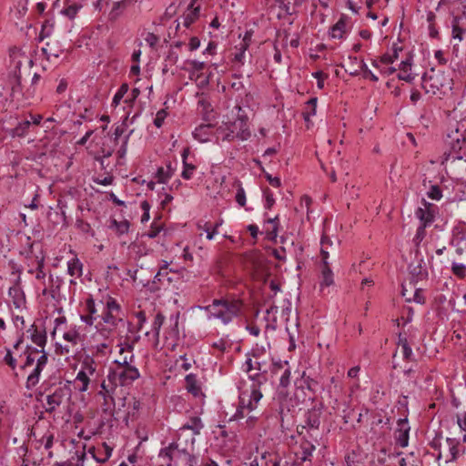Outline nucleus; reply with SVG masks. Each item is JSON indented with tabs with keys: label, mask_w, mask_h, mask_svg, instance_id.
<instances>
[{
	"label": "nucleus",
	"mask_w": 466,
	"mask_h": 466,
	"mask_svg": "<svg viewBox=\"0 0 466 466\" xmlns=\"http://www.w3.org/2000/svg\"><path fill=\"white\" fill-rule=\"evenodd\" d=\"M428 197L432 200H440L442 197L441 188L438 186H432L428 192Z\"/></svg>",
	"instance_id": "59"
},
{
	"label": "nucleus",
	"mask_w": 466,
	"mask_h": 466,
	"mask_svg": "<svg viewBox=\"0 0 466 466\" xmlns=\"http://www.w3.org/2000/svg\"><path fill=\"white\" fill-rule=\"evenodd\" d=\"M268 227L266 228L268 238L270 239H275L278 236V230H279V217L276 216L275 218H268L267 219Z\"/></svg>",
	"instance_id": "32"
},
{
	"label": "nucleus",
	"mask_w": 466,
	"mask_h": 466,
	"mask_svg": "<svg viewBox=\"0 0 466 466\" xmlns=\"http://www.w3.org/2000/svg\"><path fill=\"white\" fill-rule=\"evenodd\" d=\"M63 338L72 345H76L79 340V333L76 330H69L64 333Z\"/></svg>",
	"instance_id": "50"
},
{
	"label": "nucleus",
	"mask_w": 466,
	"mask_h": 466,
	"mask_svg": "<svg viewBox=\"0 0 466 466\" xmlns=\"http://www.w3.org/2000/svg\"><path fill=\"white\" fill-rule=\"evenodd\" d=\"M27 4H28L27 0H21L19 2L18 6L16 8V15H15V16L17 18L23 17L27 13V10H28Z\"/></svg>",
	"instance_id": "55"
},
{
	"label": "nucleus",
	"mask_w": 466,
	"mask_h": 466,
	"mask_svg": "<svg viewBox=\"0 0 466 466\" xmlns=\"http://www.w3.org/2000/svg\"><path fill=\"white\" fill-rule=\"evenodd\" d=\"M198 228L207 233V238L208 240L214 239L215 236L218 234L216 228H213L211 222H205L203 225H198Z\"/></svg>",
	"instance_id": "42"
},
{
	"label": "nucleus",
	"mask_w": 466,
	"mask_h": 466,
	"mask_svg": "<svg viewBox=\"0 0 466 466\" xmlns=\"http://www.w3.org/2000/svg\"><path fill=\"white\" fill-rule=\"evenodd\" d=\"M33 60L25 50L20 47H12L9 50L7 61V74L12 78L11 85H19L24 74L29 75Z\"/></svg>",
	"instance_id": "3"
},
{
	"label": "nucleus",
	"mask_w": 466,
	"mask_h": 466,
	"mask_svg": "<svg viewBox=\"0 0 466 466\" xmlns=\"http://www.w3.org/2000/svg\"><path fill=\"white\" fill-rule=\"evenodd\" d=\"M36 274L35 278L38 280H42L46 278V273L44 271V266H45V258L42 256L41 258L36 257Z\"/></svg>",
	"instance_id": "46"
},
{
	"label": "nucleus",
	"mask_w": 466,
	"mask_h": 466,
	"mask_svg": "<svg viewBox=\"0 0 466 466\" xmlns=\"http://www.w3.org/2000/svg\"><path fill=\"white\" fill-rule=\"evenodd\" d=\"M203 428L204 424L199 417H190L187 422L179 429V435L186 430H190L194 435H198Z\"/></svg>",
	"instance_id": "21"
},
{
	"label": "nucleus",
	"mask_w": 466,
	"mask_h": 466,
	"mask_svg": "<svg viewBox=\"0 0 466 466\" xmlns=\"http://www.w3.org/2000/svg\"><path fill=\"white\" fill-rule=\"evenodd\" d=\"M31 127L30 120H24L14 128V135L17 137H24L27 134L29 128Z\"/></svg>",
	"instance_id": "41"
},
{
	"label": "nucleus",
	"mask_w": 466,
	"mask_h": 466,
	"mask_svg": "<svg viewBox=\"0 0 466 466\" xmlns=\"http://www.w3.org/2000/svg\"><path fill=\"white\" fill-rule=\"evenodd\" d=\"M176 168L172 167L171 162L167 163L166 167H158L156 177L158 183L166 184L175 174Z\"/></svg>",
	"instance_id": "23"
},
{
	"label": "nucleus",
	"mask_w": 466,
	"mask_h": 466,
	"mask_svg": "<svg viewBox=\"0 0 466 466\" xmlns=\"http://www.w3.org/2000/svg\"><path fill=\"white\" fill-rule=\"evenodd\" d=\"M182 454L186 456L187 466H198V458L195 455L188 453L185 449H182Z\"/></svg>",
	"instance_id": "60"
},
{
	"label": "nucleus",
	"mask_w": 466,
	"mask_h": 466,
	"mask_svg": "<svg viewBox=\"0 0 466 466\" xmlns=\"http://www.w3.org/2000/svg\"><path fill=\"white\" fill-rule=\"evenodd\" d=\"M185 388L187 390L192 394L195 398H198L201 400L205 399V393L202 390V386L199 383V380H186Z\"/></svg>",
	"instance_id": "29"
},
{
	"label": "nucleus",
	"mask_w": 466,
	"mask_h": 466,
	"mask_svg": "<svg viewBox=\"0 0 466 466\" xmlns=\"http://www.w3.org/2000/svg\"><path fill=\"white\" fill-rule=\"evenodd\" d=\"M83 272V264L81 261L76 258H73L67 262V273L76 278L81 277Z\"/></svg>",
	"instance_id": "30"
},
{
	"label": "nucleus",
	"mask_w": 466,
	"mask_h": 466,
	"mask_svg": "<svg viewBox=\"0 0 466 466\" xmlns=\"http://www.w3.org/2000/svg\"><path fill=\"white\" fill-rule=\"evenodd\" d=\"M136 318L137 319V326L135 327V330L139 332L142 330L144 324L147 321L146 313L144 310H139L135 313Z\"/></svg>",
	"instance_id": "49"
},
{
	"label": "nucleus",
	"mask_w": 466,
	"mask_h": 466,
	"mask_svg": "<svg viewBox=\"0 0 466 466\" xmlns=\"http://www.w3.org/2000/svg\"><path fill=\"white\" fill-rule=\"evenodd\" d=\"M398 354H400L402 359L409 360L410 358V356L412 355V350L409 347V345L405 341V342H402L399 346V350H397V352L393 356L394 360L397 358Z\"/></svg>",
	"instance_id": "43"
},
{
	"label": "nucleus",
	"mask_w": 466,
	"mask_h": 466,
	"mask_svg": "<svg viewBox=\"0 0 466 466\" xmlns=\"http://www.w3.org/2000/svg\"><path fill=\"white\" fill-rule=\"evenodd\" d=\"M317 101V97H312L307 102L305 111L303 112V116L306 121H309L310 116L316 115Z\"/></svg>",
	"instance_id": "40"
},
{
	"label": "nucleus",
	"mask_w": 466,
	"mask_h": 466,
	"mask_svg": "<svg viewBox=\"0 0 466 466\" xmlns=\"http://www.w3.org/2000/svg\"><path fill=\"white\" fill-rule=\"evenodd\" d=\"M301 450H302V461H306L312 455L313 451L315 450V446L308 441H305L300 444Z\"/></svg>",
	"instance_id": "44"
},
{
	"label": "nucleus",
	"mask_w": 466,
	"mask_h": 466,
	"mask_svg": "<svg viewBox=\"0 0 466 466\" xmlns=\"http://www.w3.org/2000/svg\"><path fill=\"white\" fill-rule=\"evenodd\" d=\"M329 241V238L327 237H323L321 238V259H322V265L326 266L329 265L328 258H329V251L327 250L326 244Z\"/></svg>",
	"instance_id": "48"
},
{
	"label": "nucleus",
	"mask_w": 466,
	"mask_h": 466,
	"mask_svg": "<svg viewBox=\"0 0 466 466\" xmlns=\"http://www.w3.org/2000/svg\"><path fill=\"white\" fill-rule=\"evenodd\" d=\"M203 309L209 318L218 319L223 325H228L243 316L244 301L234 295H229L213 299L212 303L205 306Z\"/></svg>",
	"instance_id": "2"
},
{
	"label": "nucleus",
	"mask_w": 466,
	"mask_h": 466,
	"mask_svg": "<svg viewBox=\"0 0 466 466\" xmlns=\"http://www.w3.org/2000/svg\"><path fill=\"white\" fill-rule=\"evenodd\" d=\"M426 227L424 226H420L418 228H417V231H416V234L413 238V242L416 246H419L420 243L423 240V238H425V235H426V230H425Z\"/></svg>",
	"instance_id": "54"
},
{
	"label": "nucleus",
	"mask_w": 466,
	"mask_h": 466,
	"mask_svg": "<svg viewBox=\"0 0 466 466\" xmlns=\"http://www.w3.org/2000/svg\"><path fill=\"white\" fill-rule=\"evenodd\" d=\"M333 282V272L331 271L329 265L321 266V275L319 278L320 291L324 293L325 289L329 288Z\"/></svg>",
	"instance_id": "19"
},
{
	"label": "nucleus",
	"mask_w": 466,
	"mask_h": 466,
	"mask_svg": "<svg viewBox=\"0 0 466 466\" xmlns=\"http://www.w3.org/2000/svg\"><path fill=\"white\" fill-rule=\"evenodd\" d=\"M54 26L55 21L53 18L46 19L42 25V29L40 32L41 39L50 36L54 31Z\"/></svg>",
	"instance_id": "37"
},
{
	"label": "nucleus",
	"mask_w": 466,
	"mask_h": 466,
	"mask_svg": "<svg viewBox=\"0 0 466 466\" xmlns=\"http://www.w3.org/2000/svg\"><path fill=\"white\" fill-rule=\"evenodd\" d=\"M230 130L234 131L236 138L242 141L250 137V131L248 124V117L243 114V110L239 106H236L231 111V116H228L226 122Z\"/></svg>",
	"instance_id": "5"
},
{
	"label": "nucleus",
	"mask_w": 466,
	"mask_h": 466,
	"mask_svg": "<svg viewBox=\"0 0 466 466\" xmlns=\"http://www.w3.org/2000/svg\"><path fill=\"white\" fill-rule=\"evenodd\" d=\"M112 228H115L118 235L127 234L130 228V223L128 220L124 219L122 221H117L116 219L112 220Z\"/></svg>",
	"instance_id": "39"
},
{
	"label": "nucleus",
	"mask_w": 466,
	"mask_h": 466,
	"mask_svg": "<svg viewBox=\"0 0 466 466\" xmlns=\"http://www.w3.org/2000/svg\"><path fill=\"white\" fill-rule=\"evenodd\" d=\"M321 410L319 409H311L306 413V424L310 429H319L320 425Z\"/></svg>",
	"instance_id": "25"
},
{
	"label": "nucleus",
	"mask_w": 466,
	"mask_h": 466,
	"mask_svg": "<svg viewBox=\"0 0 466 466\" xmlns=\"http://www.w3.org/2000/svg\"><path fill=\"white\" fill-rule=\"evenodd\" d=\"M47 362V356L46 353H42V355L39 356L36 361V366L33 370V371L27 376V379H37L41 373V370L46 366Z\"/></svg>",
	"instance_id": "34"
},
{
	"label": "nucleus",
	"mask_w": 466,
	"mask_h": 466,
	"mask_svg": "<svg viewBox=\"0 0 466 466\" xmlns=\"http://www.w3.org/2000/svg\"><path fill=\"white\" fill-rule=\"evenodd\" d=\"M139 95H140V90L138 88H133L131 90V93L127 96V97L124 100V102L126 104H128L129 106H131L136 101V99L138 97Z\"/></svg>",
	"instance_id": "63"
},
{
	"label": "nucleus",
	"mask_w": 466,
	"mask_h": 466,
	"mask_svg": "<svg viewBox=\"0 0 466 466\" xmlns=\"http://www.w3.org/2000/svg\"><path fill=\"white\" fill-rule=\"evenodd\" d=\"M451 271L456 277L464 279L466 277V265L454 262L451 265Z\"/></svg>",
	"instance_id": "45"
},
{
	"label": "nucleus",
	"mask_w": 466,
	"mask_h": 466,
	"mask_svg": "<svg viewBox=\"0 0 466 466\" xmlns=\"http://www.w3.org/2000/svg\"><path fill=\"white\" fill-rule=\"evenodd\" d=\"M128 89H129V86L127 83L122 84L120 86V87L117 89V91L116 92V94L114 95L111 106L114 107H116L120 104L123 97L128 92Z\"/></svg>",
	"instance_id": "36"
},
{
	"label": "nucleus",
	"mask_w": 466,
	"mask_h": 466,
	"mask_svg": "<svg viewBox=\"0 0 466 466\" xmlns=\"http://www.w3.org/2000/svg\"><path fill=\"white\" fill-rule=\"evenodd\" d=\"M349 18L342 15L339 21L331 27V37L342 39L348 30Z\"/></svg>",
	"instance_id": "20"
},
{
	"label": "nucleus",
	"mask_w": 466,
	"mask_h": 466,
	"mask_svg": "<svg viewBox=\"0 0 466 466\" xmlns=\"http://www.w3.org/2000/svg\"><path fill=\"white\" fill-rule=\"evenodd\" d=\"M416 216L421 221L420 226L427 227L433 221V215L430 211H426L423 208H418L416 211Z\"/></svg>",
	"instance_id": "38"
},
{
	"label": "nucleus",
	"mask_w": 466,
	"mask_h": 466,
	"mask_svg": "<svg viewBox=\"0 0 466 466\" xmlns=\"http://www.w3.org/2000/svg\"><path fill=\"white\" fill-rule=\"evenodd\" d=\"M215 127H213L211 124H206V125H200L198 126L195 131H194V137L195 138L198 139L199 141H207L208 140V136L213 134L214 135Z\"/></svg>",
	"instance_id": "27"
},
{
	"label": "nucleus",
	"mask_w": 466,
	"mask_h": 466,
	"mask_svg": "<svg viewBox=\"0 0 466 466\" xmlns=\"http://www.w3.org/2000/svg\"><path fill=\"white\" fill-rule=\"evenodd\" d=\"M271 255L279 261L284 262L286 260V249L284 248H273Z\"/></svg>",
	"instance_id": "58"
},
{
	"label": "nucleus",
	"mask_w": 466,
	"mask_h": 466,
	"mask_svg": "<svg viewBox=\"0 0 466 466\" xmlns=\"http://www.w3.org/2000/svg\"><path fill=\"white\" fill-rule=\"evenodd\" d=\"M411 64L409 60L402 61L400 65V72L398 75L399 79L410 83L414 79V76L410 73Z\"/></svg>",
	"instance_id": "31"
},
{
	"label": "nucleus",
	"mask_w": 466,
	"mask_h": 466,
	"mask_svg": "<svg viewBox=\"0 0 466 466\" xmlns=\"http://www.w3.org/2000/svg\"><path fill=\"white\" fill-rule=\"evenodd\" d=\"M313 77L317 79V86L322 89L324 87V81L328 78V75L322 71H317L312 74Z\"/></svg>",
	"instance_id": "57"
},
{
	"label": "nucleus",
	"mask_w": 466,
	"mask_h": 466,
	"mask_svg": "<svg viewBox=\"0 0 466 466\" xmlns=\"http://www.w3.org/2000/svg\"><path fill=\"white\" fill-rule=\"evenodd\" d=\"M261 398L262 393L259 390V383L253 382L248 389L242 390L239 394V404L233 416V420L244 418L247 415L246 410L248 412L252 411Z\"/></svg>",
	"instance_id": "4"
},
{
	"label": "nucleus",
	"mask_w": 466,
	"mask_h": 466,
	"mask_svg": "<svg viewBox=\"0 0 466 466\" xmlns=\"http://www.w3.org/2000/svg\"><path fill=\"white\" fill-rule=\"evenodd\" d=\"M97 364L95 360L86 356L81 364V370L77 373L76 379H89V377L94 376L96 370Z\"/></svg>",
	"instance_id": "14"
},
{
	"label": "nucleus",
	"mask_w": 466,
	"mask_h": 466,
	"mask_svg": "<svg viewBox=\"0 0 466 466\" xmlns=\"http://www.w3.org/2000/svg\"><path fill=\"white\" fill-rule=\"evenodd\" d=\"M248 48V42L247 40H241L239 44L235 46V52L232 54L234 56L233 61L243 66L246 60V51Z\"/></svg>",
	"instance_id": "24"
},
{
	"label": "nucleus",
	"mask_w": 466,
	"mask_h": 466,
	"mask_svg": "<svg viewBox=\"0 0 466 466\" xmlns=\"http://www.w3.org/2000/svg\"><path fill=\"white\" fill-rule=\"evenodd\" d=\"M164 320H165V317L161 313H157L154 319V321L152 323V328H153L157 337H158L159 329H160L161 326L163 325Z\"/></svg>",
	"instance_id": "51"
},
{
	"label": "nucleus",
	"mask_w": 466,
	"mask_h": 466,
	"mask_svg": "<svg viewBox=\"0 0 466 466\" xmlns=\"http://www.w3.org/2000/svg\"><path fill=\"white\" fill-rule=\"evenodd\" d=\"M214 136L217 140H222L231 142L236 138L234 131L230 130L226 122H222L221 125L215 127Z\"/></svg>",
	"instance_id": "18"
},
{
	"label": "nucleus",
	"mask_w": 466,
	"mask_h": 466,
	"mask_svg": "<svg viewBox=\"0 0 466 466\" xmlns=\"http://www.w3.org/2000/svg\"><path fill=\"white\" fill-rule=\"evenodd\" d=\"M86 309L87 314L95 316L96 314L97 310L96 309L95 300L92 298H88L86 300Z\"/></svg>",
	"instance_id": "64"
},
{
	"label": "nucleus",
	"mask_w": 466,
	"mask_h": 466,
	"mask_svg": "<svg viewBox=\"0 0 466 466\" xmlns=\"http://www.w3.org/2000/svg\"><path fill=\"white\" fill-rule=\"evenodd\" d=\"M69 395V389L66 388H59L53 394L46 396L47 405L48 407L46 409L47 412H53L56 409V406H59L64 398Z\"/></svg>",
	"instance_id": "13"
},
{
	"label": "nucleus",
	"mask_w": 466,
	"mask_h": 466,
	"mask_svg": "<svg viewBox=\"0 0 466 466\" xmlns=\"http://www.w3.org/2000/svg\"><path fill=\"white\" fill-rule=\"evenodd\" d=\"M92 352L96 357H104L111 352V343L108 339L92 347Z\"/></svg>",
	"instance_id": "33"
},
{
	"label": "nucleus",
	"mask_w": 466,
	"mask_h": 466,
	"mask_svg": "<svg viewBox=\"0 0 466 466\" xmlns=\"http://www.w3.org/2000/svg\"><path fill=\"white\" fill-rule=\"evenodd\" d=\"M162 228H163V227H162L161 223H157V221H154L150 227V229L147 232V236L150 238H154L160 233Z\"/></svg>",
	"instance_id": "53"
},
{
	"label": "nucleus",
	"mask_w": 466,
	"mask_h": 466,
	"mask_svg": "<svg viewBox=\"0 0 466 466\" xmlns=\"http://www.w3.org/2000/svg\"><path fill=\"white\" fill-rule=\"evenodd\" d=\"M26 333L30 336L32 341L38 347L44 348L46 342V336L45 330H39L35 325H32Z\"/></svg>",
	"instance_id": "22"
},
{
	"label": "nucleus",
	"mask_w": 466,
	"mask_h": 466,
	"mask_svg": "<svg viewBox=\"0 0 466 466\" xmlns=\"http://www.w3.org/2000/svg\"><path fill=\"white\" fill-rule=\"evenodd\" d=\"M64 4L65 6L61 10V14L70 20L74 19L83 7L81 3L75 0H65Z\"/></svg>",
	"instance_id": "17"
},
{
	"label": "nucleus",
	"mask_w": 466,
	"mask_h": 466,
	"mask_svg": "<svg viewBox=\"0 0 466 466\" xmlns=\"http://www.w3.org/2000/svg\"><path fill=\"white\" fill-rule=\"evenodd\" d=\"M54 435L52 433H46L40 442L45 446L46 450L50 449L53 445Z\"/></svg>",
	"instance_id": "62"
},
{
	"label": "nucleus",
	"mask_w": 466,
	"mask_h": 466,
	"mask_svg": "<svg viewBox=\"0 0 466 466\" xmlns=\"http://www.w3.org/2000/svg\"><path fill=\"white\" fill-rule=\"evenodd\" d=\"M422 88L426 93L436 95L443 87L449 85V78L443 71L431 68L426 71L422 76Z\"/></svg>",
	"instance_id": "6"
},
{
	"label": "nucleus",
	"mask_w": 466,
	"mask_h": 466,
	"mask_svg": "<svg viewBox=\"0 0 466 466\" xmlns=\"http://www.w3.org/2000/svg\"><path fill=\"white\" fill-rule=\"evenodd\" d=\"M101 319L105 324L110 327L109 329L116 328L119 323L123 322L121 307L114 298L109 297L106 299Z\"/></svg>",
	"instance_id": "7"
},
{
	"label": "nucleus",
	"mask_w": 466,
	"mask_h": 466,
	"mask_svg": "<svg viewBox=\"0 0 466 466\" xmlns=\"http://www.w3.org/2000/svg\"><path fill=\"white\" fill-rule=\"evenodd\" d=\"M139 339L140 335L135 330V326L132 324L128 325L126 335L119 336L116 346L119 348L120 358L116 360L118 379H139L138 370L132 365L134 360L133 350Z\"/></svg>",
	"instance_id": "1"
},
{
	"label": "nucleus",
	"mask_w": 466,
	"mask_h": 466,
	"mask_svg": "<svg viewBox=\"0 0 466 466\" xmlns=\"http://www.w3.org/2000/svg\"><path fill=\"white\" fill-rule=\"evenodd\" d=\"M197 4V0H191L188 5L187 10L184 12L183 15L177 20V25L176 30H179L180 25H182L185 28H191V26L199 19L200 17V6Z\"/></svg>",
	"instance_id": "8"
},
{
	"label": "nucleus",
	"mask_w": 466,
	"mask_h": 466,
	"mask_svg": "<svg viewBox=\"0 0 466 466\" xmlns=\"http://www.w3.org/2000/svg\"><path fill=\"white\" fill-rule=\"evenodd\" d=\"M167 113L165 109H161L159 110L157 115H156V117L154 119V124L157 127H161L164 121H165V118L167 117Z\"/></svg>",
	"instance_id": "56"
},
{
	"label": "nucleus",
	"mask_w": 466,
	"mask_h": 466,
	"mask_svg": "<svg viewBox=\"0 0 466 466\" xmlns=\"http://www.w3.org/2000/svg\"><path fill=\"white\" fill-rule=\"evenodd\" d=\"M136 2L137 0L113 1L108 13V20L111 22L116 21L124 14V12Z\"/></svg>",
	"instance_id": "10"
},
{
	"label": "nucleus",
	"mask_w": 466,
	"mask_h": 466,
	"mask_svg": "<svg viewBox=\"0 0 466 466\" xmlns=\"http://www.w3.org/2000/svg\"><path fill=\"white\" fill-rule=\"evenodd\" d=\"M409 431H410V427L408 425V420L407 419H400L398 420V429L395 432V439H396L397 444H399L402 448L408 446Z\"/></svg>",
	"instance_id": "12"
},
{
	"label": "nucleus",
	"mask_w": 466,
	"mask_h": 466,
	"mask_svg": "<svg viewBox=\"0 0 466 466\" xmlns=\"http://www.w3.org/2000/svg\"><path fill=\"white\" fill-rule=\"evenodd\" d=\"M179 454H182V450H178L177 443L172 442L167 447L160 450L158 458L167 466H171L173 460L177 458Z\"/></svg>",
	"instance_id": "11"
},
{
	"label": "nucleus",
	"mask_w": 466,
	"mask_h": 466,
	"mask_svg": "<svg viewBox=\"0 0 466 466\" xmlns=\"http://www.w3.org/2000/svg\"><path fill=\"white\" fill-rule=\"evenodd\" d=\"M361 70L365 78H370L373 82H377L379 80L378 76L372 73L366 64L362 65Z\"/></svg>",
	"instance_id": "61"
},
{
	"label": "nucleus",
	"mask_w": 466,
	"mask_h": 466,
	"mask_svg": "<svg viewBox=\"0 0 466 466\" xmlns=\"http://www.w3.org/2000/svg\"><path fill=\"white\" fill-rule=\"evenodd\" d=\"M308 380H294V383H291V380H280V383L278 387V395L280 399L283 400H292V398L298 399V390L299 388H303V384H305Z\"/></svg>",
	"instance_id": "9"
},
{
	"label": "nucleus",
	"mask_w": 466,
	"mask_h": 466,
	"mask_svg": "<svg viewBox=\"0 0 466 466\" xmlns=\"http://www.w3.org/2000/svg\"><path fill=\"white\" fill-rule=\"evenodd\" d=\"M446 441L450 448V454H451L450 461H457L461 455V451L459 449L460 441L453 438H447Z\"/></svg>",
	"instance_id": "35"
},
{
	"label": "nucleus",
	"mask_w": 466,
	"mask_h": 466,
	"mask_svg": "<svg viewBox=\"0 0 466 466\" xmlns=\"http://www.w3.org/2000/svg\"><path fill=\"white\" fill-rule=\"evenodd\" d=\"M235 198H236L237 203L240 207H245L246 202H247L246 192L240 185H238Z\"/></svg>",
	"instance_id": "52"
},
{
	"label": "nucleus",
	"mask_w": 466,
	"mask_h": 466,
	"mask_svg": "<svg viewBox=\"0 0 466 466\" xmlns=\"http://www.w3.org/2000/svg\"><path fill=\"white\" fill-rule=\"evenodd\" d=\"M196 167L194 165L188 164L187 162L183 163V170L181 173V177L187 180L190 179Z\"/></svg>",
	"instance_id": "47"
},
{
	"label": "nucleus",
	"mask_w": 466,
	"mask_h": 466,
	"mask_svg": "<svg viewBox=\"0 0 466 466\" xmlns=\"http://www.w3.org/2000/svg\"><path fill=\"white\" fill-rule=\"evenodd\" d=\"M116 389V380H102L99 394L103 395L106 403L108 402V400L114 403L115 397L117 395Z\"/></svg>",
	"instance_id": "15"
},
{
	"label": "nucleus",
	"mask_w": 466,
	"mask_h": 466,
	"mask_svg": "<svg viewBox=\"0 0 466 466\" xmlns=\"http://www.w3.org/2000/svg\"><path fill=\"white\" fill-rule=\"evenodd\" d=\"M113 449L106 442H103L101 446L92 448L89 452L92 453L93 458L100 463L106 462L111 456Z\"/></svg>",
	"instance_id": "16"
},
{
	"label": "nucleus",
	"mask_w": 466,
	"mask_h": 466,
	"mask_svg": "<svg viewBox=\"0 0 466 466\" xmlns=\"http://www.w3.org/2000/svg\"><path fill=\"white\" fill-rule=\"evenodd\" d=\"M42 53L48 61H52L53 58L60 56L62 50L56 43L46 42V46L42 47Z\"/></svg>",
	"instance_id": "28"
},
{
	"label": "nucleus",
	"mask_w": 466,
	"mask_h": 466,
	"mask_svg": "<svg viewBox=\"0 0 466 466\" xmlns=\"http://www.w3.org/2000/svg\"><path fill=\"white\" fill-rule=\"evenodd\" d=\"M463 20L461 16H454L451 21L452 27V38L457 39L459 42L463 40V36L466 33V29L461 25Z\"/></svg>",
	"instance_id": "26"
}]
</instances>
